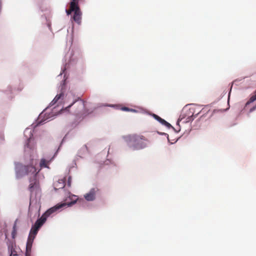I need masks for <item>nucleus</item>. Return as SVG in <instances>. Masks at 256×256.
Here are the masks:
<instances>
[{"instance_id":"obj_1","label":"nucleus","mask_w":256,"mask_h":256,"mask_svg":"<svg viewBox=\"0 0 256 256\" xmlns=\"http://www.w3.org/2000/svg\"><path fill=\"white\" fill-rule=\"evenodd\" d=\"M125 140L133 150H140L147 146L148 140L142 135L133 134L125 137Z\"/></svg>"},{"instance_id":"obj_24","label":"nucleus","mask_w":256,"mask_h":256,"mask_svg":"<svg viewBox=\"0 0 256 256\" xmlns=\"http://www.w3.org/2000/svg\"><path fill=\"white\" fill-rule=\"evenodd\" d=\"M198 113H196V114H195V116H196L198 115Z\"/></svg>"},{"instance_id":"obj_12","label":"nucleus","mask_w":256,"mask_h":256,"mask_svg":"<svg viewBox=\"0 0 256 256\" xmlns=\"http://www.w3.org/2000/svg\"><path fill=\"white\" fill-rule=\"evenodd\" d=\"M32 242V239L28 238L26 246V256H30Z\"/></svg>"},{"instance_id":"obj_14","label":"nucleus","mask_w":256,"mask_h":256,"mask_svg":"<svg viewBox=\"0 0 256 256\" xmlns=\"http://www.w3.org/2000/svg\"><path fill=\"white\" fill-rule=\"evenodd\" d=\"M8 250L10 252V256H18L19 255L12 247L8 246Z\"/></svg>"},{"instance_id":"obj_6","label":"nucleus","mask_w":256,"mask_h":256,"mask_svg":"<svg viewBox=\"0 0 256 256\" xmlns=\"http://www.w3.org/2000/svg\"><path fill=\"white\" fill-rule=\"evenodd\" d=\"M99 191L97 188H92L90 192L84 195V198L88 201H92L96 198V194Z\"/></svg>"},{"instance_id":"obj_5","label":"nucleus","mask_w":256,"mask_h":256,"mask_svg":"<svg viewBox=\"0 0 256 256\" xmlns=\"http://www.w3.org/2000/svg\"><path fill=\"white\" fill-rule=\"evenodd\" d=\"M68 198L71 200L70 202L58 204L54 206V207H56L58 205L62 204V206H60L59 208H58L56 210H56H59L66 206H72L73 204H75L77 202H80L82 200H79L76 196H75L74 194H70V193L69 194Z\"/></svg>"},{"instance_id":"obj_4","label":"nucleus","mask_w":256,"mask_h":256,"mask_svg":"<svg viewBox=\"0 0 256 256\" xmlns=\"http://www.w3.org/2000/svg\"><path fill=\"white\" fill-rule=\"evenodd\" d=\"M195 108L194 106L188 109H184L183 110V114L180 116L178 120L186 118V121L190 122L194 120L193 116L194 115Z\"/></svg>"},{"instance_id":"obj_2","label":"nucleus","mask_w":256,"mask_h":256,"mask_svg":"<svg viewBox=\"0 0 256 256\" xmlns=\"http://www.w3.org/2000/svg\"><path fill=\"white\" fill-rule=\"evenodd\" d=\"M62 204L58 205L56 207H52L48 209L46 212L40 217V218H38L32 227V228L30 231V233L29 234L28 238L32 239V240H34L36 236V235L39 228L42 226V224L45 222L47 218L50 216L52 214L56 212V210L60 207L62 206Z\"/></svg>"},{"instance_id":"obj_21","label":"nucleus","mask_w":256,"mask_h":256,"mask_svg":"<svg viewBox=\"0 0 256 256\" xmlns=\"http://www.w3.org/2000/svg\"><path fill=\"white\" fill-rule=\"evenodd\" d=\"M256 109V104L250 110V112H252Z\"/></svg>"},{"instance_id":"obj_3","label":"nucleus","mask_w":256,"mask_h":256,"mask_svg":"<svg viewBox=\"0 0 256 256\" xmlns=\"http://www.w3.org/2000/svg\"><path fill=\"white\" fill-rule=\"evenodd\" d=\"M38 172H36V168L32 165L18 164L16 166V174L18 178H20L26 175L34 177V176H36Z\"/></svg>"},{"instance_id":"obj_11","label":"nucleus","mask_w":256,"mask_h":256,"mask_svg":"<svg viewBox=\"0 0 256 256\" xmlns=\"http://www.w3.org/2000/svg\"><path fill=\"white\" fill-rule=\"evenodd\" d=\"M64 96V94L63 92L58 94L50 103V106H52L57 103H60L63 100Z\"/></svg>"},{"instance_id":"obj_18","label":"nucleus","mask_w":256,"mask_h":256,"mask_svg":"<svg viewBox=\"0 0 256 256\" xmlns=\"http://www.w3.org/2000/svg\"><path fill=\"white\" fill-rule=\"evenodd\" d=\"M16 222L13 226V230H12V234L13 238L14 237V234L16 232Z\"/></svg>"},{"instance_id":"obj_17","label":"nucleus","mask_w":256,"mask_h":256,"mask_svg":"<svg viewBox=\"0 0 256 256\" xmlns=\"http://www.w3.org/2000/svg\"><path fill=\"white\" fill-rule=\"evenodd\" d=\"M120 110L123 111H126V112H135L136 111L134 110L130 109L128 107H126V106L122 107L120 108Z\"/></svg>"},{"instance_id":"obj_25","label":"nucleus","mask_w":256,"mask_h":256,"mask_svg":"<svg viewBox=\"0 0 256 256\" xmlns=\"http://www.w3.org/2000/svg\"><path fill=\"white\" fill-rule=\"evenodd\" d=\"M18 256H20L18 255Z\"/></svg>"},{"instance_id":"obj_9","label":"nucleus","mask_w":256,"mask_h":256,"mask_svg":"<svg viewBox=\"0 0 256 256\" xmlns=\"http://www.w3.org/2000/svg\"><path fill=\"white\" fill-rule=\"evenodd\" d=\"M79 0H70V8L66 10L67 15L70 14L72 12H74L78 4Z\"/></svg>"},{"instance_id":"obj_22","label":"nucleus","mask_w":256,"mask_h":256,"mask_svg":"<svg viewBox=\"0 0 256 256\" xmlns=\"http://www.w3.org/2000/svg\"><path fill=\"white\" fill-rule=\"evenodd\" d=\"M76 102V100L74 102L71 104H70L69 106H68V108H70L72 106L75 102Z\"/></svg>"},{"instance_id":"obj_7","label":"nucleus","mask_w":256,"mask_h":256,"mask_svg":"<svg viewBox=\"0 0 256 256\" xmlns=\"http://www.w3.org/2000/svg\"><path fill=\"white\" fill-rule=\"evenodd\" d=\"M36 176L30 177V185L28 190L30 192H33L34 190L38 188V182L36 180Z\"/></svg>"},{"instance_id":"obj_16","label":"nucleus","mask_w":256,"mask_h":256,"mask_svg":"<svg viewBox=\"0 0 256 256\" xmlns=\"http://www.w3.org/2000/svg\"><path fill=\"white\" fill-rule=\"evenodd\" d=\"M153 116L155 118V119H156V120H158V122H160L161 124H163L164 122H165V120H164V119L162 118H160L159 116L155 114H153Z\"/></svg>"},{"instance_id":"obj_23","label":"nucleus","mask_w":256,"mask_h":256,"mask_svg":"<svg viewBox=\"0 0 256 256\" xmlns=\"http://www.w3.org/2000/svg\"><path fill=\"white\" fill-rule=\"evenodd\" d=\"M30 139H31V137L30 136V137L28 139V142L30 140Z\"/></svg>"},{"instance_id":"obj_15","label":"nucleus","mask_w":256,"mask_h":256,"mask_svg":"<svg viewBox=\"0 0 256 256\" xmlns=\"http://www.w3.org/2000/svg\"><path fill=\"white\" fill-rule=\"evenodd\" d=\"M64 177H66V182H67L68 186L70 187L72 184V176L69 174H68Z\"/></svg>"},{"instance_id":"obj_19","label":"nucleus","mask_w":256,"mask_h":256,"mask_svg":"<svg viewBox=\"0 0 256 256\" xmlns=\"http://www.w3.org/2000/svg\"><path fill=\"white\" fill-rule=\"evenodd\" d=\"M79 106L82 108H84V102L81 100H80V102H78Z\"/></svg>"},{"instance_id":"obj_20","label":"nucleus","mask_w":256,"mask_h":256,"mask_svg":"<svg viewBox=\"0 0 256 256\" xmlns=\"http://www.w3.org/2000/svg\"><path fill=\"white\" fill-rule=\"evenodd\" d=\"M162 124L168 128L171 126V125L168 122H166V120H165V122H164Z\"/></svg>"},{"instance_id":"obj_13","label":"nucleus","mask_w":256,"mask_h":256,"mask_svg":"<svg viewBox=\"0 0 256 256\" xmlns=\"http://www.w3.org/2000/svg\"><path fill=\"white\" fill-rule=\"evenodd\" d=\"M48 162L45 159H42L40 164V168H48Z\"/></svg>"},{"instance_id":"obj_8","label":"nucleus","mask_w":256,"mask_h":256,"mask_svg":"<svg viewBox=\"0 0 256 256\" xmlns=\"http://www.w3.org/2000/svg\"><path fill=\"white\" fill-rule=\"evenodd\" d=\"M82 12L80 10L78 4L76 6V8L74 12V14L72 16V18L78 24H80L81 22Z\"/></svg>"},{"instance_id":"obj_10","label":"nucleus","mask_w":256,"mask_h":256,"mask_svg":"<svg viewBox=\"0 0 256 256\" xmlns=\"http://www.w3.org/2000/svg\"><path fill=\"white\" fill-rule=\"evenodd\" d=\"M66 177H64L63 178L58 180L56 182H54V188L56 190L63 188L66 185Z\"/></svg>"}]
</instances>
